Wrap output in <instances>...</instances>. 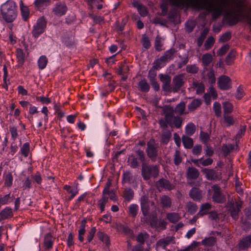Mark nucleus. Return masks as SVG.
Returning a JSON list of instances; mask_svg holds the SVG:
<instances>
[{"label":"nucleus","instance_id":"aec40b11","mask_svg":"<svg viewBox=\"0 0 251 251\" xmlns=\"http://www.w3.org/2000/svg\"><path fill=\"white\" fill-rule=\"evenodd\" d=\"M200 173L197 169L193 167H189L186 171V177L189 179H196L199 176Z\"/></svg>","mask_w":251,"mask_h":251},{"label":"nucleus","instance_id":"c9c22d12","mask_svg":"<svg viewBox=\"0 0 251 251\" xmlns=\"http://www.w3.org/2000/svg\"><path fill=\"white\" fill-rule=\"evenodd\" d=\"M48 62V60L46 55H43L40 56L37 61L39 69L41 70L44 69L46 67Z\"/></svg>","mask_w":251,"mask_h":251},{"label":"nucleus","instance_id":"9d476101","mask_svg":"<svg viewBox=\"0 0 251 251\" xmlns=\"http://www.w3.org/2000/svg\"><path fill=\"white\" fill-rule=\"evenodd\" d=\"M168 116L171 120V127H175L176 128H180L182 126L183 119L178 116H175L172 112L168 113Z\"/></svg>","mask_w":251,"mask_h":251},{"label":"nucleus","instance_id":"2f4dec72","mask_svg":"<svg viewBox=\"0 0 251 251\" xmlns=\"http://www.w3.org/2000/svg\"><path fill=\"white\" fill-rule=\"evenodd\" d=\"M173 236H167L166 238L158 241L156 244L157 248H164L170 243L173 241Z\"/></svg>","mask_w":251,"mask_h":251},{"label":"nucleus","instance_id":"a211bd4d","mask_svg":"<svg viewBox=\"0 0 251 251\" xmlns=\"http://www.w3.org/2000/svg\"><path fill=\"white\" fill-rule=\"evenodd\" d=\"M141 209L144 216H147L149 213V203L147 198L143 196L140 199Z\"/></svg>","mask_w":251,"mask_h":251},{"label":"nucleus","instance_id":"7c9ffc66","mask_svg":"<svg viewBox=\"0 0 251 251\" xmlns=\"http://www.w3.org/2000/svg\"><path fill=\"white\" fill-rule=\"evenodd\" d=\"M30 152V144L28 142L24 143L21 147L19 154H21L24 157H28Z\"/></svg>","mask_w":251,"mask_h":251},{"label":"nucleus","instance_id":"cd10ccee","mask_svg":"<svg viewBox=\"0 0 251 251\" xmlns=\"http://www.w3.org/2000/svg\"><path fill=\"white\" fill-rule=\"evenodd\" d=\"M193 87L196 89V94L201 95L204 92L205 87L202 82H199L198 81H193L192 82Z\"/></svg>","mask_w":251,"mask_h":251},{"label":"nucleus","instance_id":"6ab92c4d","mask_svg":"<svg viewBox=\"0 0 251 251\" xmlns=\"http://www.w3.org/2000/svg\"><path fill=\"white\" fill-rule=\"evenodd\" d=\"M50 0H35L33 4L36 10L42 11L49 5Z\"/></svg>","mask_w":251,"mask_h":251},{"label":"nucleus","instance_id":"f3484780","mask_svg":"<svg viewBox=\"0 0 251 251\" xmlns=\"http://www.w3.org/2000/svg\"><path fill=\"white\" fill-rule=\"evenodd\" d=\"M117 230L121 233L126 235H134L133 230L126 224H118L116 226Z\"/></svg>","mask_w":251,"mask_h":251},{"label":"nucleus","instance_id":"8fccbe9b","mask_svg":"<svg viewBox=\"0 0 251 251\" xmlns=\"http://www.w3.org/2000/svg\"><path fill=\"white\" fill-rule=\"evenodd\" d=\"M201 59L203 65L208 66L212 61V56L210 53H206L202 55Z\"/></svg>","mask_w":251,"mask_h":251},{"label":"nucleus","instance_id":"1a4fd4ad","mask_svg":"<svg viewBox=\"0 0 251 251\" xmlns=\"http://www.w3.org/2000/svg\"><path fill=\"white\" fill-rule=\"evenodd\" d=\"M218 85L221 90H228L231 88V79L226 75H222L218 79Z\"/></svg>","mask_w":251,"mask_h":251},{"label":"nucleus","instance_id":"09e8293b","mask_svg":"<svg viewBox=\"0 0 251 251\" xmlns=\"http://www.w3.org/2000/svg\"><path fill=\"white\" fill-rule=\"evenodd\" d=\"M234 149V146L232 144H224L222 147V151L225 156L228 155L231 151Z\"/></svg>","mask_w":251,"mask_h":251},{"label":"nucleus","instance_id":"f257e3e1","mask_svg":"<svg viewBox=\"0 0 251 251\" xmlns=\"http://www.w3.org/2000/svg\"><path fill=\"white\" fill-rule=\"evenodd\" d=\"M187 5L193 9L200 11L205 10L212 14V19L216 21L223 13V7L220 5H215L208 0H187Z\"/></svg>","mask_w":251,"mask_h":251},{"label":"nucleus","instance_id":"c03bdc74","mask_svg":"<svg viewBox=\"0 0 251 251\" xmlns=\"http://www.w3.org/2000/svg\"><path fill=\"white\" fill-rule=\"evenodd\" d=\"M159 124L160 126L163 129H166L168 127V126H170L171 124V120H170L169 116H168V113L166 114L165 119H161L159 121Z\"/></svg>","mask_w":251,"mask_h":251},{"label":"nucleus","instance_id":"5fc2aeb1","mask_svg":"<svg viewBox=\"0 0 251 251\" xmlns=\"http://www.w3.org/2000/svg\"><path fill=\"white\" fill-rule=\"evenodd\" d=\"M213 110L215 112V115L219 117L221 116V104L218 102L215 101L213 103Z\"/></svg>","mask_w":251,"mask_h":251},{"label":"nucleus","instance_id":"dca6fc26","mask_svg":"<svg viewBox=\"0 0 251 251\" xmlns=\"http://www.w3.org/2000/svg\"><path fill=\"white\" fill-rule=\"evenodd\" d=\"M13 216L12 209L10 207L6 206L0 211V223L9 219Z\"/></svg>","mask_w":251,"mask_h":251},{"label":"nucleus","instance_id":"052dcab7","mask_svg":"<svg viewBox=\"0 0 251 251\" xmlns=\"http://www.w3.org/2000/svg\"><path fill=\"white\" fill-rule=\"evenodd\" d=\"M86 223L87 221L86 219H83L82 220L78 230V235H83L85 233Z\"/></svg>","mask_w":251,"mask_h":251},{"label":"nucleus","instance_id":"412c9836","mask_svg":"<svg viewBox=\"0 0 251 251\" xmlns=\"http://www.w3.org/2000/svg\"><path fill=\"white\" fill-rule=\"evenodd\" d=\"M138 90L143 93H148L150 90V86L145 78L142 79L138 83Z\"/></svg>","mask_w":251,"mask_h":251},{"label":"nucleus","instance_id":"774afa93","mask_svg":"<svg viewBox=\"0 0 251 251\" xmlns=\"http://www.w3.org/2000/svg\"><path fill=\"white\" fill-rule=\"evenodd\" d=\"M245 95V93L243 87L240 85L237 89L235 96L238 100L241 99Z\"/></svg>","mask_w":251,"mask_h":251},{"label":"nucleus","instance_id":"473e14b6","mask_svg":"<svg viewBox=\"0 0 251 251\" xmlns=\"http://www.w3.org/2000/svg\"><path fill=\"white\" fill-rule=\"evenodd\" d=\"M152 226H154L157 230H162L166 228L167 223L163 220L153 221Z\"/></svg>","mask_w":251,"mask_h":251},{"label":"nucleus","instance_id":"69168bd1","mask_svg":"<svg viewBox=\"0 0 251 251\" xmlns=\"http://www.w3.org/2000/svg\"><path fill=\"white\" fill-rule=\"evenodd\" d=\"M185 108V104L184 102H181L178 104L176 108V112L179 115H182L184 114V112Z\"/></svg>","mask_w":251,"mask_h":251},{"label":"nucleus","instance_id":"ea45409f","mask_svg":"<svg viewBox=\"0 0 251 251\" xmlns=\"http://www.w3.org/2000/svg\"><path fill=\"white\" fill-rule=\"evenodd\" d=\"M196 126L193 123H188L185 127V131L187 136H192L194 134Z\"/></svg>","mask_w":251,"mask_h":251},{"label":"nucleus","instance_id":"b1692460","mask_svg":"<svg viewBox=\"0 0 251 251\" xmlns=\"http://www.w3.org/2000/svg\"><path fill=\"white\" fill-rule=\"evenodd\" d=\"M176 52V50L174 48H172L164 52V54L162 56L161 59H164L166 62H168L174 58V55Z\"/></svg>","mask_w":251,"mask_h":251},{"label":"nucleus","instance_id":"a18cd8bd","mask_svg":"<svg viewBox=\"0 0 251 251\" xmlns=\"http://www.w3.org/2000/svg\"><path fill=\"white\" fill-rule=\"evenodd\" d=\"M132 176L129 171L124 172L122 175V183H132Z\"/></svg>","mask_w":251,"mask_h":251},{"label":"nucleus","instance_id":"e2e57ef3","mask_svg":"<svg viewBox=\"0 0 251 251\" xmlns=\"http://www.w3.org/2000/svg\"><path fill=\"white\" fill-rule=\"evenodd\" d=\"M186 71L188 73L195 74L198 72L199 68L195 64L188 65L186 66Z\"/></svg>","mask_w":251,"mask_h":251},{"label":"nucleus","instance_id":"bb28decb","mask_svg":"<svg viewBox=\"0 0 251 251\" xmlns=\"http://www.w3.org/2000/svg\"><path fill=\"white\" fill-rule=\"evenodd\" d=\"M240 208L241 205L238 203H236L235 205L232 204L230 206L229 209L230 215L234 219H236L238 218Z\"/></svg>","mask_w":251,"mask_h":251},{"label":"nucleus","instance_id":"7ed1b4c3","mask_svg":"<svg viewBox=\"0 0 251 251\" xmlns=\"http://www.w3.org/2000/svg\"><path fill=\"white\" fill-rule=\"evenodd\" d=\"M18 14L17 6L11 0H7L0 6V20L6 23L13 22Z\"/></svg>","mask_w":251,"mask_h":251},{"label":"nucleus","instance_id":"39448f33","mask_svg":"<svg viewBox=\"0 0 251 251\" xmlns=\"http://www.w3.org/2000/svg\"><path fill=\"white\" fill-rule=\"evenodd\" d=\"M47 25V20L44 17L39 18L33 25L32 35L34 39H37L45 31Z\"/></svg>","mask_w":251,"mask_h":251},{"label":"nucleus","instance_id":"680f3d73","mask_svg":"<svg viewBox=\"0 0 251 251\" xmlns=\"http://www.w3.org/2000/svg\"><path fill=\"white\" fill-rule=\"evenodd\" d=\"M32 180L29 176L23 181V187L25 189H30L32 187Z\"/></svg>","mask_w":251,"mask_h":251},{"label":"nucleus","instance_id":"423d86ee","mask_svg":"<svg viewBox=\"0 0 251 251\" xmlns=\"http://www.w3.org/2000/svg\"><path fill=\"white\" fill-rule=\"evenodd\" d=\"M147 146L146 152L148 157L152 162H155L158 156V144L155 143L154 139H151L147 142Z\"/></svg>","mask_w":251,"mask_h":251},{"label":"nucleus","instance_id":"393cba45","mask_svg":"<svg viewBox=\"0 0 251 251\" xmlns=\"http://www.w3.org/2000/svg\"><path fill=\"white\" fill-rule=\"evenodd\" d=\"M201 172L205 175L206 178L209 180H212L216 178V172L213 169L203 168Z\"/></svg>","mask_w":251,"mask_h":251},{"label":"nucleus","instance_id":"ddd939ff","mask_svg":"<svg viewBox=\"0 0 251 251\" xmlns=\"http://www.w3.org/2000/svg\"><path fill=\"white\" fill-rule=\"evenodd\" d=\"M160 80L163 83L162 89L164 91L169 92L171 90V77L167 75L159 74Z\"/></svg>","mask_w":251,"mask_h":251},{"label":"nucleus","instance_id":"6e6d98bb","mask_svg":"<svg viewBox=\"0 0 251 251\" xmlns=\"http://www.w3.org/2000/svg\"><path fill=\"white\" fill-rule=\"evenodd\" d=\"M178 57L180 59V60L177 64V67L178 69H181L183 66L187 64L189 59L187 55H185L184 57L179 55Z\"/></svg>","mask_w":251,"mask_h":251},{"label":"nucleus","instance_id":"f03ea898","mask_svg":"<svg viewBox=\"0 0 251 251\" xmlns=\"http://www.w3.org/2000/svg\"><path fill=\"white\" fill-rule=\"evenodd\" d=\"M236 10L227 11L224 15L223 24L229 26L236 25L239 22L243 21L246 17L244 12V4L242 1L236 3Z\"/></svg>","mask_w":251,"mask_h":251},{"label":"nucleus","instance_id":"a878e982","mask_svg":"<svg viewBox=\"0 0 251 251\" xmlns=\"http://www.w3.org/2000/svg\"><path fill=\"white\" fill-rule=\"evenodd\" d=\"M123 197L126 201H130L134 197V191L129 187H126L123 192Z\"/></svg>","mask_w":251,"mask_h":251},{"label":"nucleus","instance_id":"49530a36","mask_svg":"<svg viewBox=\"0 0 251 251\" xmlns=\"http://www.w3.org/2000/svg\"><path fill=\"white\" fill-rule=\"evenodd\" d=\"M224 115L231 113L233 110V105L229 101L223 103Z\"/></svg>","mask_w":251,"mask_h":251},{"label":"nucleus","instance_id":"4be33fe9","mask_svg":"<svg viewBox=\"0 0 251 251\" xmlns=\"http://www.w3.org/2000/svg\"><path fill=\"white\" fill-rule=\"evenodd\" d=\"M182 142L184 148L186 149H190L193 147L194 141L193 139L186 135L182 136Z\"/></svg>","mask_w":251,"mask_h":251},{"label":"nucleus","instance_id":"c85d7f7f","mask_svg":"<svg viewBox=\"0 0 251 251\" xmlns=\"http://www.w3.org/2000/svg\"><path fill=\"white\" fill-rule=\"evenodd\" d=\"M30 177L34 184L41 185L43 178L40 172L39 171H37L34 174L31 175Z\"/></svg>","mask_w":251,"mask_h":251},{"label":"nucleus","instance_id":"5701e85b","mask_svg":"<svg viewBox=\"0 0 251 251\" xmlns=\"http://www.w3.org/2000/svg\"><path fill=\"white\" fill-rule=\"evenodd\" d=\"M17 60L18 63V67H22L25 61V54L21 49H17L16 50Z\"/></svg>","mask_w":251,"mask_h":251},{"label":"nucleus","instance_id":"9b49d317","mask_svg":"<svg viewBox=\"0 0 251 251\" xmlns=\"http://www.w3.org/2000/svg\"><path fill=\"white\" fill-rule=\"evenodd\" d=\"M184 83L185 81L184 80L183 74H182L175 75L173 79V83L174 84V92H176L179 91L183 86Z\"/></svg>","mask_w":251,"mask_h":251},{"label":"nucleus","instance_id":"338daca9","mask_svg":"<svg viewBox=\"0 0 251 251\" xmlns=\"http://www.w3.org/2000/svg\"><path fill=\"white\" fill-rule=\"evenodd\" d=\"M202 151V146L200 144H197L192 149V153L197 156H199Z\"/></svg>","mask_w":251,"mask_h":251},{"label":"nucleus","instance_id":"58836bf2","mask_svg":"<svg viewBox=\"0 0 251 251\" xmlns=\"http://www.w3.org/2000/svg\"><path fill=\"white\" fill-rule=\"evenodd\" d=\"M201 101L200 99H195L188 105V108L190 111H193L200 106Z\"/></svg>","mask_w":251,"mask_h":251},{"label":"nucleus","instance_id":"20e7f679","mask_svg":"<svg viewBox=\"0 0 251 251\" xmlns=\"http://www.w3.org/2000/svg\"><path fill=\"white\" fill-rule=\"evenodd\" d=\"M141 174L145 180L150 179L151 177L156 178L159 174V167L157 165H150L143 163L142 165Z\"/></svg>","mask_w":251,"mask_h":251},{"label":"nucleus","instance_id":"2eb2a0df","mask_svg":"<svg viewBox=\"0 0 251 251\" xmlns=\"http://www.w3.org/2000/svg\"><path fill=\"white\" fill-rule=\"evenodd\" d=\"M189 196L196 201H201L202 198V191L198 188L193 187L189 191Z\"/></svg>","mask_w":251,"mask_h":251},{"label":"nucleus","instance_id":"4468645a","mask_svg":"<svg viewBox=\"0 0 251 251\" xmlns=\"http://www.w3.org/2000/svg\"><path fill=\"white\" fill-rule=\"evenodd\" d=\"M155 185L158 189L161 188L172 190L173 189V186L171 183L168 180L164 178H161L157 181Z\"/></svg>","mask_w":251,"mask_h":251},{"label":"nucleus","instance_id":"bf43d9fd","mask_svg":"<svg viewBox=\"0 0 251 251\" xmlns=\"http://www.w3.org/2000/svg\"><path fill=\"white\" fill-rule=\"evenodd\" d=\"M210 135L207 132L201 131L200 134V138L204 144L207 143L210 140Z\"/></svg>","mask_w":251,"mask_h":251},{"label":"nucleus","instance_id":"a19ab883","mask_svg":"<svg viewBox=\"0 0 251 251\" xmlns=\"http://www.w3.org/2000/svg\"><path fill=\"white\" fill-rule=\"evenodd\" d=\"M166 218L170 222L173 223L178 222L180 218L179 214L175 212L168 213L166 214Z\"/></svg>","mask_w":251,"mask_h":251},{"label":"nucleus","instance_id":"37998d69","mask_svg":"<svg viewBox=\"0 0 251 251\" xmlns=\"http://www.w3.org/2000/svg\"><path fill=\"white\" fill-rule=\"evenodd\" d=\"M108 198L107 197L103 196L102 198L99 200L98 202V205L100 210L101 212H103L105 210V205L108 202Z\"/></svg>","mask_w":251,"mask_h":251},{"label":"nucleus","instance_id":"6e6552de","mask_svg":"<svg viewBox=\"0 0 251 251\" xmlns=\"http://www.w3.org/2000/svg\"><path fill=\"white\" fill-rule=\"evenodd\" d=\"M214 193L212 195L213 201L218 203H223L226 201L225 196L221 192L220 188L217 185L212 187Z\"/></svg>","mask_w":251,"mask_h":251},{"label":"nucleus","instance_id":"f704fd0d","mask_svg":"<svg viewBox=\"0 0 251 251\" xmlns=\"http://www.w3.org/2000/svg\"><path fill=\"white\" fill-rule=\"evenodd\" d=\"M251 244V236H246L239 243L240 249H244L248 248Z\"/></svg>","mask_w":251,"mask_h":251},{"label":"nucleus","instance_id":"f8f14e48","mask_svg":"<svg viewBox=\"0 0 251 251\" xmlns=\"http://www.w3.org/2000/svg\"><path fill=\"white\" fill-rule=\"evenodd\" d=\"M131 4L134 8L137 9L141 16L145 17L148 15L149 12L147 8L143 4L140 3L138 0H132Z\"/></svg>","mask_w":251,"mask_h":251},{"label":"nucleus","instance_id":"72a5a7b5","mask_svg":"<svg viewBox=\"0 0 251 251\" xmlns=\"http://www.w3.org/2000/svg\"><path fill=\"white\" fill-rule=\"evenodd\" d=\"M20 10L23 19L24 21H26L29 18L30 13L28 7L24 5L23 3H22L20 4Z\"/></svg>","mask_w":251,"mask_h":251},{"label":"nucleus","instance_id":"e433bc0d","mask_svg":"<svg viewBox=\"0 0 251 251\" xmlns=\"http://www.w3.org/2000/svg\"><path fill=\"white\" fill-rule=\"evenodd\" d=\"M139 206L136 204H131L128 207V213L132 218H135L138 214Z\"/></svg>","mask_w":251,"mask_h":251},{"label":"nucleus","instance_id":"4d7b16f0","mask_svg":"<svg viewBox=\"0 0 251 251\" xmlns=\"http://www.w3.org/2000/svg\"><path fill=\"white\" fill-rule=\"evenodd\" d=\"M195 26L196 23L193 21H188L185 23L186 30L189 33L192 32Z\"/></svg>","mask_w":251,"mask_h":251},{"label":"nucleus","instance_id":"13d9d810","mask_svg":"<svg viewBox=\"0 0 251 251\" xmlns=\"http://www.w3.org/2000/svg\"><path fill=\"white\" fill-rule=\"evenodd\" d=\"M215 42L214 38L212 37H209L204 43V47L206 50H208L212 48Z\"/></svg>","mask_w":251,"mask_h":251},{"label":"nucleus","instance_id":"603ef678","mask_svg":"<svg viewBox=\"0 0 251 251\" xmlns=\"http://www.w3.org/2000/svg\"><path fill=\"white\" fill-rule=\"evenodd\" d=\"M231 38V33L228 31L222 34L219 39V42L224 43L230 40Z\"/></svg>","mask_w":251,"mask_h":251},{"label":"nucleus","instance_id":"864d4df0","mask_svg":"<svg viewBox=\"0 0 251 251\" xmlns=\"http://www.w3.org/2000/svg\"><path fill=\"white\" fill-rule=\"evenodd\" d=\"M224 122L226 127H229L234 124V121L232 117L225 114L224 115Z\"/></svg>","mask_w":251,"mask_h":251},{"label":"nucleus","instance_id":"0eeeda50","mask_svg":"<svg viewBox=\"0 0 251 251\" xmlns=\"http://www.w3.org/2000/svg\"><path fill=\"white\" fill-rule=\"evenodd\" d=\"M68 10L66 3L64 1H59L54 3L51 12L54 16L60 17L66 15Z\"/></svg>","mask_w":251,"mask_h":251},{"label":"nucleus","instance_id":"c756f323","mask_svg":"<svg viewBox=\"0 0 251 251\" xmlns=\"http://www.w3.org/2000/svg\"><path fill=\"white\" fill-rule=\"evenodd\" d=\"M211 208V205L208 203H205L202 204L200 208V210L198 213V215L200 216H203L204 215H206L209 213V210Z\"/></svg>","mask_w":251,"mask_h":251},{"label":"nucleus","instance_id":"0e129e2a","mask_svg":"<svg viewBox=\"0 0 251 251\" xmlns=\"http://www.w3.org/2000/svg\"><path fill=\"white\" fill-rule=\"evenodd\" d=\"M229 49V46L228 44L224 45L217 51V55L219 56H223L227 52Z\"/></svg>","mask_w":251,"mask_h":251},{"label":"nucleus","instance_id":"4c0bfd02","mask_svg":"<svg viewBox=\"0 0 251 251\" xmlns=\"http://www.w3.org/2000/svg\"><path fill=\"white\" fill-rule=\"evenodd\" d=\"M162 56L157 59H155L153 63V68L155 70H159L163 67H164L166 65L167 62L165 61V60L161 59Z\"/></svg>","mask_w":251,"mask_h":251},{"label":"nucleus","instance_id":"3c124183","mask_svg":"<svg viewBox=\"0 0 251 251\" xmlns=\"http://www.w3.org/2000/svg\"><path fill=\"white\" fill-rule=\"evenodd\" d=\"M13 176L11 173H7L4 177V184L7 187H10L13 183Z\"/></svg>","mask_w":251,"mask_h":251},{"label":"nucleus","instance_id":"79ce46f5","mask_svg":"<svg viewBox=\"0 0 251 251\" xmlns=\"http://www.w3.org/2000/svg\"><path fill=\"white\" fill-rule=\"evenodd\" d=\"M161 202L164 208H170L172 205V200L167 195H164L161 197Z\"/></svg>","mask_w":251,"mask_h":251},{"label":"nucleus","instance_id":"de8ad7c7","mask_svg":"<svg viewBox=\"0 0 251 251\" xmlns=\"http://www.w3.org/2000/svg\"><path fill=\"white\" fill-rule=\"evenodd\" d=\"M208 33V30L207 29H204L200 34V37L198 38L197 41V45L199 47H201L205 39L206 35Z\"/></svg>","mask_w":251,"mask_h":251}]
</instances>
